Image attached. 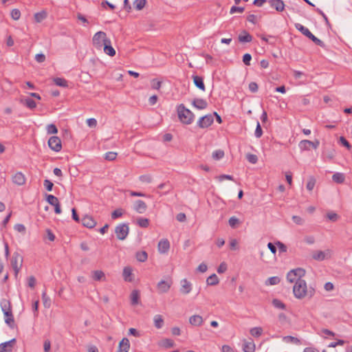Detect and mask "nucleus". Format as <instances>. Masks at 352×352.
I'll return each mask as SVG.
<instances>
[{
  "label": "nucleus",
  "mask_w": 352,
  "mask_h": 352,
  "mask_svg": "<svg viewBox=\"0 0 352 352\" xmlns=\"http://www.w3.org/2000/svg\"><path fill=\"white\" fill-rule=\"evenodd\" d=\"M16 339L13 338L8 342L0 344V352H12Z\"/></svg>",
  "instance_id": "obj_13"
},
{
  "label": "nucleus",
  "mask_w": 352,
  "mask_h": 352,
  "mask_svg": "<svg viewBox=\"0 0 352 352\" xmlns=\"http://www.w3.org/2000/svg\"><path fill=\"white\" fill-rule=\"evenodd\" d=\"M272 305L277 309H285V304L280 300L278 299H274L272 300Z\"/></svg>",
  "instance_id": "obj_45"
},
{
  "label": "nucleus",
  "mask_w": 352,
  "mask_h": 352,
  "mask_svg": "<svg viewBox=\"0 0 352 352\" xmlns=\"http://www.w3.org/2000/svg\"><path fill=\"white\" fill-rule=\"evenodd\" d=\"M344 344V341L343 340H338L337 342H331L328 347L329 348H335L337 346H342Z\"/></svg>",
  "instance_id": "obj_60"
},
{
  "label": "nucleus",
  "mask_w": 352,
  "mask_h": 352,
  "mask_svg": "<svg viewBox=\"0 0 352 352\" xmlns=\"http://www.w3.org/2000/svg\"><path fill=\"white\" fill-rule=\"evenodd\" d=\"M4 318H5V322L8 324L10 327H12L14 324V317L12 314V311H6V313H3Z\"/></svg>",
  "instance_id": "obj_32"
},
{
  "label": "nucleus",
  "mask_w": 352,
  "mask_h": 352,
  "mask_svg": "<svg viewBox=\"0 0 352 352\" xmlns=\"http://www.w3.org/2000/svg\"><path fill=\"white\" fill-rule=\"evenodd\" d=\"M137 223L141 228H147L149 226V220L147 218L140 217L138 219Z\"/></svg>",
  "instance_id": "obj_41"
},
{
  "label": "nucleus",
  "mask_w": 352,
  "mask_h": 352,
  "mask_svg": "<svg viewBox=\"0 0 352 352\" xmlns=\"http://www.w3.org/2000/svg\"><path fill=\"white\" fill-rule=\"evenodd\" d=\"M132 269L130 267H125L123 269V278L125 281L131 282Z\"/></svg>",
  "instance_id": "obj_31"
},
{
  "label": "nucleus",
  "mask_w": 352,
  "mask_h": 352,
  "mask_svg": "<svg viewBox=\"0 0 352 352\" xmlns=\"http://www.w3.org/2000/svg\"><path fill=\"white\" fill-rule=\"evenodd\" d=\"M283 340L285 343H291V344H297V345L300 344V340L298 338H296V337H294L292 336H284L283 338Z\"/></svg>",
  "instance_id": "obj_30"
},
{
  "label": "nucleus",
  "mask_w": 352,
  "mask_h": 352,
  "mask_svg": "<svg viewBox=\"0 0 352 352\" xmlns=\"http://www.w3.org/2000/svg\"><path fill=\"white\" fill-rule=\"evenodd\" d=\"M135 258L140 262H144L148 258V254L145 251L137 252L135 254Z\"/></svg>",
  "instance_id": "obj_35"
},
{
  "label": "nucleus",
  "mask_w": 352,
  "mask_h": 352,
  "mask_svg": "<svg viewBox=\"0 0 352 352\" xmlns=\"http://www.w3.org/2000/svg\"><path fill=\"white\" fill-rule=\"evenodd\" d=\"M21 11L18 9H13L10 13L11 17L14 20L19 19L21 17Z\"/></svg>",
  "instance_id": "obj_50"
},
{
  "label": "nucleus",
  "mask_w": 352,
  "mask_h": 352,
  "mask_svg": "<svg viewBox=\"0 0 352 352\" xmlns=\"http://www.w3.org/2000/svg\"><path fill=\"white\" fill-rule=\"evenodd\" d=\"M250 333L252 336L258 338L263 333V329L260 327H253L250 329Z\"/></svg>",
  "instance_id": "obj_38"
},
{
  "label": "nucleus",
  "mask_w": 352,
  "mask_h": 352,
  "mask_svg": "<svg viewBox=\"0 0 352 352\" xmlns=\"http://www.w3.org/2000/svg\"><path fill=\"white\" fill-rule=\"evenodd\" d=\"M252 60V56L251 54L247 53V54H245L243 56V63L247 65V66H249L250 65V61Z\"/></svg>",
  "instance_id": "obj_58"
},
{
  "label": "nucleus",
  "mask_w": 352,
  "mask_h": 352,
  "mask_svg": "<svg viewBox=\"0 0 352 352\" xmlns=\"http://www.w3.org/2000/svg\"><path fill=\"white\" fill-rule=\"evenodd\" d=\"M189 322L192 326L199 327L203 324L204 320L199 315H193L189 318Z\"/></svg>",
  "instance_id": "obj_21"
},
{
  "label": "nucleus",
  "mask_w": 352,
  "mask_h": 352,
  "mask_svg": "<svg viewBox=\"0 0 352 352\" xmlns=\"http://www.w3.org/2000/svg\"><path fill=\"white\" fill-rule=\"evenodd\" d=\"M162 346L165 348H170L174 346V342L170 339H165L162 341Z\"/></svg>",
  "instance_id": "obj_57"
},
{
  "label": "nucleus",
  "mask_w": 352,
  "mask_h": 352,
  "mask_svg": "<svg viewBox=\"0 0 352 352\" xmlns=\"http://www.w3.org/2000/svg\"><path fill=\"white\" fill-rule=\"evenodd\" d=\"M140 293L138 290H133L131 294V303L133 305L139 304Z\"/></svg>",
  "instance_id": "obj_29"
},
{
  "label": "nucleus",
  "mask_w": 352,
  "mask_h": 352,
  "mask_svg": "<svg viewBox=\"0 0 352 352\" xmlns=\"http://www.w3.org/2000/svg\"><path fill=\"white\" fill-rule=\"evenodd\" d=\"M109 40L110 39L107 37L105 32L99 31L94 35L92 43L97 50H100Z\"/></svg>",
  "instance_id": "obj_4"
},
{
  "label": "nucleus",
  "mask_w": 352,
  "mask_h": 352,
  "mask_svg": "<svg viewBox=\"0 0 352 352\" xmlns=\"http://www.w3.org/2000/svg\"><path fill=\"white\" fill-rule=\"evenodd\" d=\"M219 282V278L215 274L210 275L206 280L207 285H216Z\"/></svg>",
  "instance_id": "obj_34"
},
{
  "label": "nucleus",
  "mask_w": 352,
  "mask_h": 352,
  "mask_svg": "<svg viewBox=\"0 0 352 352\" xmlns=\"http://www.w3.org/2000/svg\"><path fill=\"white\" fill-rule=\"evenodd\" d=\"M216 178L220 182H223L224 179L234 181V177L230 175L223 174L217 176Z\"/></svg>",
  "instance_id": "obj_52"
},
{
  "label": "nucleus",
  "mask_w": 352,
  "mask_h": 352,
  "mask_svg": "<svg viewBox=\"0 0 352 352\" xmlns=\"http://www.w3.org/2000/svg\"><path fill=\"white\" fill-rule=\"evenodd\" d=\"M292 220L297 225H302L304 223V219L299 216L294 215Z\"/></svg>",
  "instance_id": "obj_62"
},
{
  "label": "nucleus",
  "mask_w": 352,
  "mask_h": 352,
  "mask_svg": "<svg viewBox=\"0 0 352 352\" xmlns=\"http://www.w3.org/2000/svg\"><path fill=\"white\" fill-rule=\"evenodd\" d=\"M24 102L25 105L30 109H33L36 107V104L34 100L30 98H27L24 99Z\"/></svg>",
  "instance_id": "obj_44"
},
{
  "label": "nucleus",
  "mask_w": 352,
  "mask_h": 352,
  "mask_svg": "<svg viewBox=\"0 0 352 352\" xmlns=\"http://www.w3.org/2000/svg\"><path fill=\"white\" fill-rule=\"evenodd\" d=\"M243 11H244V8L243 7L232 6L230 8V14H234L235 12L242 13Z\"/></svg>",
  "instance_id": "obj_61"
},
{
  "label": "nucleus",
  "mask_w": 352,
  "mask_h": 352,
  "mask_svg": "<svg viewBox=\"0 0 352 352\" xmlns=\"http://www.w3.org/2000/svg\"><path fill=\"white\" fill-rule=\"evenodd\" d=\"M171 285H172V281L171 280H160L157 285V290H158V293L159 294H164V293H167L170 287H171Z\"/></svg>",
  "instance_id": "obj_11"
},
{
  "label": "nucleus",
  "mask_w": 352,
  "mask_h": 352,
  "mask_svg": "<svg viewBox=\"0 0 352 352\" xmlns=\"http://www.w3.org/2000/svg\"><path fill=\"white\" fill-rule=\"evenodd\" d=\"M332 180L337 184H343L345 181V175L342 173H336L332 175Z\"/></svg>",
  "instance_id": "obj_26"
},
{
  "label": "nucleus",
  "mask_w": 352,
  "mask_h": 352,
  "mask_svg": "<svg viewBox=\"0 0 352 352\" xmlns=\"http://www.w3.org/2000/svg\"><path fill=\"white\" fill-rule=\"evenodd\" d=\"M130 349L129 340L124 338L119 343L117 352H128Z\"/></svg>",
  "instance_id": "obj_19"
},
{
  "label": "nucleus",
  "mask_w": 352,
  "mask_h": 352,
  "mask_svg": "<svg viewBox=\"0 0 352 352\" xmlns=\"http://www.w3.org/2000/svg\"><path fill=\"white\" fill-rule=\"evenodd\" d=\"M315 293V288L312 286L308 287L307 282L302 278L298 280L293 286V294L297 299H303L306 297L311 298Z\"/></svg>",
  "instance_id": "obj_1"
},
{
  "label": "nucleus",
  "mask_w": 352,
  "mask_h": 352,
  "mask_svg": "<svg viewBox=\"0 0 352 352\" xmlns=\"http://www.w3.org/2000/svg\"><path fill=\"white\" fill-rule=\"evenodd\" d=\"M42 300L43 303V306L45 308H50L51 306V299L47 295L46 291H43L42 293Z\"/></svg>",
  "instance_id": "obj_36"
},
{
  "label": "nucleus",
  "mask_w": 352,
  "mask_h": 352,
  "mask_svg": "<svg viewBox=\"0 0 352 352\" xmlns=\"http://www.w3.org/2000/svg\"><path fill=\"white\" fill-rule=\"evenodd\" d=\"M54 82L56 85L62 87H67V82L62 78H54Z\"/></svg>",
  "instance_id": "obj_43"
},
{
  "label": "nucleus",
  "mask_w": 352,
  "mask_h": 352,
  "mask_svg": "<svg viewBox=\"0 0 352 352\" xmlns=\"http://www.w3.org/2000/svg\"><path fill=\"white\" fill-rule=\"evenodd\" d=\"M316 179L313 177H309L306 186L307 189L309 191H311L314 189Z\"/></svg>",
  "instance_id": "obj_49"
},
{
  "label": "nucleus",
  "mask_w": 352,
  "mask_h": 352,
  "mask_svg": "<svg viewBox=\"0 0 352 352\" xmlns=\"http://www.w3.org/2000/svg\"><path fill=\"white\" fill-rule=\"evenodd\" d=\"M154 325L157 329H161L164 324V320L161 315H155L153 318Z\"/></svg>",
  "instance_id": "obj_33"
},
{
  "label": "nucleus",
  "mask_w": 352,
  "mask_h": 352,
  "mask_svg": "<svg viewBox=\"0 0 352 352\" xmlns=\"http://www.w3.org/2000/svg\"><path fill=\"white\" fill-rule=\"evenodd\" d=\"M151 85L153 89L158 90L161 87L162 82L155 78L151 81Z\"/></svg>",
  "instance_id": "obj_53"
},
{
  "label": "nucleus",
  "mask_w": 352,
  "mask_h": 352,
  "mask_svg": "<svg viewBox=\"0 0 352 352\" xmlns=\"http://www.w3.org/2000/svg\"><path fill=\"white\" fill-rule=\"evenodd\" d=\"M276 245H277V247L280 252H287V246L285 244H283V243H281L280 241L276 242Z\"/></svg>",
  "instance_id": "obj_63"
},
{
  "label": "nucleus",
  "mask_w": 352,
  "mask_h": 352,
  "mask_svg": "<svg viewBox=\"0 0 352 352\" xmlns=\"http://www.w3.org/2000/svg\"><path fill=\"white\" fill-rule=\"evenodd\" d=\"M238 40L240 43H250L252 41V36L245 30L239 35Z\"/></svg>",
  "instance_id": "obj_22"
},
{
  "label": "nucleus",
  "mask_w": 352,
  "mask_h": 352,
  "mask_svg": "<svg viewBox=\"0 0 352 352\" xmlns=\"http://www.w3.org/2000/svg\"><path fill=\"white\" fill-rule=\"evenodd\" d=\"M230 248L231 250H235L238 249V241L235 239H232L230 241Z\"/></svg>",
  "instance_id": "obj_64"
},
{
  "label": "nucleus",
  "mask_w": 352,
  "mask_h": 352,
  "mask_svg": "<svg viewBox=\"0 0 352 352\" xmlns=\"http://www.w3.org/2000/svg\"><path fill=\"white\" fill-rule=\"evenodd\" d=\"M47 16V12L45 11H41L34 14V19L36 22L40 23L44 20Z\"/></svg>",
  "instance_id": "obj_40"
},
{
  "label": "nucleus",
  "mask_w": 352,
  "mask_h": 352,
  "mask_svg": "<svg viewBox=\"0 0 352 352\" xmlns=\"http://www.w3.org/2000/svg\"><path fill=\"white\" fill-rule=\"evenodd\" d=\"M327 217L332 221H336L338 219V215L333 212H328L327 214Z\"/></svg>",
  "instance_id": "obj_59"
},
{
  "label": "nucleus",
  "mask_w": 352,
  "mask_h": 352,
  "mask_svg": "<svg viewBox=\"0 0 352 352\" xmlns=\"http://www.w3.org/2000/svg\"><path fill=\"white\" fill-rule=\"evenodd\" d=\"M157 188L158 189H166V190L162 193V195H166L172 190L173 186L169 182H166V183L160 184L157 186Z\"/></svg>",
  "instance_id": "obj_37"
},
{
  "label": "nucleus",
  "mask_w": 352,
  "mask_h": 352,
  "mask_svg": "<svg viewBox=\"0 0 352 352\" xmlns=\"http://www.w3.org/2000/svg\"><path fill=\"white\" fill-rule=\"evenodd\" d=\"M12 181L14 183L16 184L17 185H21L22 184V173L19 172L17 173L13 177Z\"/></svg>",
  "instance_id": "obj_47"
},
{
  "label": "nucleus",
  "mask_w": 352,
  "mask_h": 352,
  "mask_svg": "<svg viewBox=\"0 0 352 352\" xmlns=\"http://www.w3.org/2000/svg\"><path fill=\"white\" fill-rule=\"evenodd\" d=\"M47 132L49 134H56L58 133V129L55 124H50L46 127Z\"/></svg>",
  "instance_id": "obj_48"
},
{
  "label": "nucleus",
  "mask_w": 352,
  "mask_h": 352,
  "mask_svg": "<svg viewBox=\"0 0 352 352\" xmlns=\"http://www.w3.org/2000/svg\"><path fill=\"white\" fill-rule=\"evenodd\" d=\"M0 306L1 308V310L3 313H6V311H10L11 307H10V302L8 300L3 298L0 302Z\"/></svg>",
  "instance_id": "obj_27"
},
{
  "label": "nucleus",
  "mask_w": 352,
  "mask_h": 352,
  "mask_svg": "<svg viewBox=\"0 0 352 352\" xmlns=\"http://www.w3.org/2000/svg\"><path fill=\"white\" fill-rule=\"evenodd\" d=\"M255 348V344L253 341L245 342L243 350L244 352H254Z\"/></svg>",
  "instance_id": "obj_28"
},
{
  "label": "nucleus",
  "mask_w": 352,
  "mask_h": 352,
  "mask_svg": "<svg viewBox=\"0 0 352 352\" xmlns=\"http://www.w3.org/2000/svg\"><path fill=\"white\" fill-rule=\"evenodd\" d=\"M43 186L47 191H52L54 184L49 179H45L43 182Z\"/></svg>",
  "instance_id": "obj_56"
},
{
  "label": "nucleus",
  "mask_w": 352,
  "mask_h": 352,
  "mask_svg": "<svg viewBox=\"0 0 352 352\" xmlns=\"http://www.w3.org/2000/svg\"><path fill=\"white\" fill-rule=\"evenodd\" d=\"M268 2L271 7L278 12H282L285 8L284 2L282 0H269Z\"/></svg>",
  "instance_id": "obj_18"
},
{
  "label": "nucleus",
  "mask_w": 352,
  "mask_h": 352,
  "mask_svg": "<svg viewBox=\"0 0 352 352\" xmlns=\"http://www.w3.org/2000/svg\"><path fill=\"white\" fill-rule=\"evenodd\" d=\"M213 123V115L207 114L199 118L197 122V126L199 128L204 129L210 126Z\"/></svg>",
  "instance_id": "obj_8"
},
{
  "label": "nucleus",
  "mask_w": 352,
  "mask_h": 352,
  "mask_svg": "<svg viewBox=\"0 0 352 352\" xmlns=\"http://www.w3.org/2000/svg\"><path fill=\"white\" fill-rule=\"evenodd\" d=\"M177 115L179 120L186 124H191L195 118L194 113L187 109L184 104H180L177 107Z\"/></svg>",
  "instance_id": "obj_2"
},
{
  "label": "nucleus",
  "mask_w": 352,
  "mask_h": 352,
  "mask_svg": "<svg viewBox=\"0 0 352 352\" xmlns=\"http://www.w3.org/2000/svg\"><path fill=\"white\" fill-rule=\"evenodd\" d=\"M319 145L318 141L312 142L310 140H302L299 143V147L304 151H309L311 148H316Z\"/></svg>",
  "instance_id": "obj_10"
},
{
  "label": "nucleus",
  "mask_w": 352,
  "mask_h": 352,
  "mask_svg": "<svg viewBox=\"0 0 352 352\" xmlns=\"http://www.w3.org/2000/svg\"><path fill=\"white\" fill-rule=\"evenodd\" d=\"M104 52L110 56H113L116 54V50L113 49V47L111 46V41L109 40L106 44L102 47Z\"/></svg>",
  "instance_id": "obj_23"
},
{
  "label": "nucleus",
  "mask_w": 352,
  "mask_h": 352,
  "mask_svg": "<svg viewBox=\"0 0 352 352\" xmlns=\"http://www.w3.org/2000/svg\"><path fill=\"white\" fill-rule=\"evenodd\" d=\"M46 200L51 205V206H54L55 205L57 202H58V199L56 197L52 195H47V197H46Z\"/></svg>",
  "instance_id": "obj_46"
},
{
  "label": "nucleus",
  "mask_w": 352,
  "mask_h": 352,
  "mask_svg": "<svg viewBox=\"0 0 352 352\" xmlns=\"http://www.w3.org/2000/svg\"><path fill=\"white\" fill-rule=\"evenodd\" d=\"M332 251L329 249H327L324 251L317 250L314 251L311 256L313 259L318 261H322L325 259H329L331 257Z\"/></svg>",
  "instance_id": "obj_7"
},
{
  "label": "nucleus",
  "mask_w": 352,
  "mask_h": 352,
  "mask_svg": "<svg viewBox=\"0 0 352 352\" xmlns=\"http://www.w3.org/2000/svg\"><path fill=\"white\" fill-rule=\"evenodd\" d=\"M280 279L279 277L272 276V277L269 278L267 280H266L265 285H278L280 283Z\"/></svg>",
  "instance_id": "obj_39"
},
{
  "label": "nucleus",
  "mask_w": 352,
  "mask_h": 352,
  "mask_svg": "<svg viewBox=\"0 0 352 352\" xmlns=\"http://www.w3.org/2000/svg\"><path fill=\"white\" fill-rule=\"evenodd\" d=\"M91 274L92 278L94 280L100 281L105 280V274L102 270H94Z\"/></svg>",
  "instance_id": "obj_25"
},
{
  "label": "nucleus",
  "mask_w": 352,
  "mask_h": 352,
  "mask_svg": "<svg viewBox=\"0 0 352 352\" xmlns=\"http://www.w3.org/2000/svg\"><path fill=\"white\" fill-rule=\"evenodd\" d=\"M49 147L54 152H58L61 150V140L57 136H52L48 140Z\"/></svg>",
  "instance_id": "obj_9"
},
{
  "label": "nucleus",
  "mask_w": 352,
  "mask_h": 352,
  "mask_svg": "<svg viewBox=\"0 0 352 352\" xmlns=\"http://www.w3.org/2000/svg\"><path fill=\"white\" fill-rule=\"evenodd\" d=\"M192 104L197 109H205L208 107V102L202 98H196L193 100Z\"/></svg>",
  "instance_id": "obj_20"
},
{
  "label": "nucleus",
  "mask_w": 352,
  "mask_h": 352,
  "mask_svg": "<svg viewBox=\"0 0 352 352\" xmlns=\"http://www.w3.org/2000/svg\"><path fill=\"white\" fill-rule=\"evenodd\" d=\"M180 289L179 291L182 294H188L192 288V284L186 278H184L180 281Z\"/></svg>",
  "instance_id": "obj_12"
},
{
  "label": "nucleus",
  "mask_w": 352,
  "mask_h": 352,
  "mask_svg": "<svg viewBox=\"0 0 352 352\" xmlns=\"http://www.w3.org/2000/svg\"><path fill=\"white\" fill-rule=\"evenodd\" d=\"M20 257V255L17 253L15 256H13L11 260V265L14 272V275L17 277L18 274L20 271V268L22 266V257H21V263L20 266H18V258Z\"/></svg>",
  "instance_id": "obj_14"
},
{
  "label": "nucleus",
  "mask_w": 352,
  "mask_h": 352,
  "mask_svg": "<svg viewBox=\"0 0 352 352\" xmlns=\"http://www.w3.org/2000/svg\"><path fill=\"white\" fill-rule=\"evenodd\" d=\"M82 225L88 228H93L96 225V221L91 216L85 215L82 217Z\"/></svg>",
  "instance_id": "obj_16"
},
{
  "label": "nucleus",
  "mask_w": 352,
  "mask_h": 352,
  "mask_svg": "<svg viewBox=\"0 0 352 352\" xmlns=\"http://www.w3.org/2000/svg\"><path fill=\"white\" fill-rule=\"evenodd\" d=\"M157 249L160 253L165 254L170 249V243L167 239H162L160 241L157 245Z\"/></svg>",
  "instance_id": "obj_17"
},
{
  "label": "nucleus",
  "mask_w": 352,
  "mask_h": 352,
  "mask_svg": "<svg viewBox=\"0 0 352 352\" xmlns=\"http://www.w3.org/2000/svg\"><path fill=\"white\" fill-rule=\"evenodd\" d=\"M305 275V270L302 268H296L290 270L287 274V280L290 283H294L302 278Z\"/></svg>",
  "instance_id": "obj_5"
},
{
  "label": "nucleus",
  "mask_w": 352,
  "mask_h": 352,
  "mask_svg": "<svg viewBox=\"0 0 352 352\" xmlns=\"http://www.w3.org/2000/svg\"><path fill=\"white\" fill-rule=\"evenodd\" d=\"M123 214V211H122V209L121 208H118V209H116L112 213H111V218L113 219H118L120 217H122Z\"/></svg>",
  "instance_id": "obj_51"
},
{
  "label": "nucleus",
  "mask_w": 352,
  "mask_h": 352,
  "mask_svg": "<svg viewBox=\"0 0 352 352\" xmlns=\"http://www.w3.org/2000/svg\"><path fill=\"white\" fill-rule=\"evenodd\" d=\"M192 78L195 85L201 91H205L206 88L203 78L199 76H193Z\"/></svg>",
  "instance_id": "obj_24"
},
{
  "label": "nucleus",
  "mask_w": 352,
  "mask_h": 352,
  "mask_svg": "<svg viewBox=\"0 0 352 352\" xmlns=\"http://www.w3.org/2000/svg\"><path fill=\"white\" fill-rule=\"evenodd\" d=\"M139 179L142 182L146 183V184H149L152 182V177L151 175H141V176H140Z\"/></svg>",
  "instance_id": "obj_54"
},
{
  "label": "nucleus",
  "mask_w": 352,
  "mask_h": 352,
  "mask_svg": "<svg viewBox=\"0 0 352 352\" xmlns=\"http://www.w3.org/2000/svg\"><path fill=\"white\" fill-rule=\"evenodd\" d=\"M146 0H135L133 6L137 10H141L146 5Z\"/></svg>",
  "instance_id": "obj_42"
},
{
  "label": "nucleus",
  "mask_w": 352,
  "mask_h": 352,
  "mask_svg": "<svg viewBox=\"0 0 352 352\" xmlns=\"http://www.w3.org/2000/svg\"><path fill=\"white\" fill-rule=\"evenodd\" d=\"M295 27L303 35L306 36L307 38L311 39L316 45L320 46L322 47H325L324 42L320 39L318 38L317 37H316L307 28L303 26L300 23H296Z\"/></svg>",
  "instance_id": "obj_3"
},
{
  "label": "nucleus",
  "mask_w": 352,
  "mask_h": 352,
  "mask_svg": "<svg viewBox=\"0 0 352 352\" xmlns=\"http://www.w3.org/2000/svg\"><path fill=\"white\" fill-rule=\"evenodd\" d=\"M129 228L126 223L118 224L115 228L116 237L119 240H124L129 234Z\"/></svg>",
  "instance_id": "obj_6"
},
{
  "label": "nucleus",
  "mask_w": 352,
  "mask_h": 352,
  "mask_svg": "<svg viewBox=\"0 0 352 352\" xmlns=\"http://www.w3.org/2000/svg\"><path fill=\"white\" fill-rule=\"evenodd\" d=\"M133 209L139 214H143L147 209L146 203L142 200H137L134 202Z\"/></svg>",
  "instance_id": "obj_15"
},
{
  "label": "nucleus",
  "mask_w": 352,
  "mask_h": 352,
  "mask_svg": "<svg viewBox=\"0 0 352 352\" xmlns=\"http://www.w3.org/2000/svg\"><path fill=\"white\" fill-rule=\"evenodd\" d=\"M229 225L231 228H235L239 223V220L236 217H232L228 221Z\"/></svg>",
  "instance_id": "obj_55"
}]
</instances>
